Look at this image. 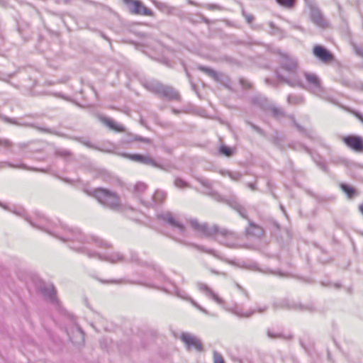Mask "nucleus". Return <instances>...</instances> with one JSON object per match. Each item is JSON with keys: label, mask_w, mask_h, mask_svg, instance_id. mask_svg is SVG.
<instances>
[{"label": "nucleus", "mask_w": 363, "mask_h": 363, "mask_svg": "<svg viewBox=\"0 0 363 363\" xmlns=\"http://www.w3.org/2000/svg\"><path fill=\"white\" fill-rule=\"evenodd\" d=\"M273 53L277 55V62L280 66L279 69L274 70L278 80L292 87H303L302 82L297 77L298 62L296 57L280 49L274 50Z\"/></svg>", "instance_id": "1"}, {"label": "nucleus", "mask_w": 363, "mask_h": 363, "mask_svg": "<svg viewBox=\"0 0 363 363\" xmlns=\"http://www.w3.org/2000/svg\"><path fill=\"white\" fill-rule=\"evenodd\" d=\"M189 223L196 231L203 235L210 237L218 233L220 236V238L218 239L220 243L231 247H235L233 240L237 239L238 235L235 232L225 228H220L217 225L210 226L207 223H200L196 219H191Z\"/></svg>", "instance_id": "2"}, {"label": "nucleus", "mask_w": 363, "mask_h": 363, "mask_svg": "<svg viewBox=\"0 0 363 363\" xmlns=\"http://www.w3.org/2000/svg\"><path fill=\"white\" fill-rule=\"evenodd\" d=\"M87 194L94 196L103 206L116 211H121L122 205L119 196L114 191L105 188H97Z\"/></svg>", "instance_id": "3"}, {"label": "nucleus", "mask_w": 363, "mask_h": 363, "mask_svg": "<svg viewBox=\"0 0 363 363\" xmlns=\"http://www.w3.org/2000/svg\"><path fill=\"white\" fill-rule=\"evenodd\" d=\"M145 87L150 91L160 95L169 101H179V92L172 86L164 85L157 81H150L145 84Z\"/></svg>", "instance_id": "4"}, {"label": "nucleus", "mask_w": 363, "mask_h": 363, "mask_svg": "<svg viewBox=\"0 0 363 363\" xmlns=\"http://www.w3.org/2000/svg\"><path fill=\"white\" fill-rule=\"evenodd\" d=\"M33 281L36 289L43 297L53 304H58L56 290L52 284L45 283L38 277H35Z\"/></svg>", "instance_id": "5"}, {"label": "nucleus", "mask_w": 363, "mask_h": 363, "mask_svg": "<svg viewBox=\"0 0 363 363\" xmlns=\"http://www.w3.org/2000/svg\"><path fill=\"white\" fill-rule=\"evenodd\" d=\"M30 224L34 227H36L41 230H43L46 231L47 233L58 238L59 239L62 240L64 242L74 241V240H77V241L79 242L80 243H84V242H88V240H86L85 236L83 235L82 234V233L80 232V230L78 229L65 228V235L63 236H58L55 233L51 232L48 228H45V227H42V226H39V225H35L31 222H30Z\"/></svg>", "instance_id": "6"}, {"label": "nucleus", "mask_w": 363, "mask_h": 363, "mask_svg": "<svg viewBox=\"0 0 363 363\" xmlns=\"http://www.w3.org/2000/svg\"><path fill=\"white\" fill-rule=\"evenodd\" d=\"M69 247L78 252L86 255L90 258L96 257L100 260L107 261L112 263L123 260V257L119 253H113L108 255H101V254L96 253L95 252H91L85 248L84 247H76L70 245Z\"/></svg>", "instance_id": "7"}, {"label": "nucleus", "mask_w": 363, "mask_h": 363, "mask_svg": "<svg viewBox=\"0 0 363 363\" xmlns=\"http://www.w3.org/2000/svg\"><path fill=\"white\" fill-rule=\"evenodd\" d=\"M123 2L130 14L146 16L153 15L152 10L146 7L140 0H123Z\"/></svg>", "instance_id": "8"}, {"label": "nucleus", "mask_w": 363, "mask_h": 363, "mask_svg": "<svg viewBox=\"0 0 363 363\" xmlns=\"http://www.w3.org/2000/svg\"><path fill=\"white\" fill-rule=\"evenodd\" d=\"M273 308L274 310L281 308L300 311H308L310 312L315 311V307L312 303L304 306L299 303H296L288 299H283L281 300L280 301L274 303Z\"/></svg>", "instance_id": "9"}, {"label": "nucleus", "mask_w": 363, "mask_h": 363, "mask_svg": "<svg viewBox=\"0 0 363 363\" xmlns=\"http://www.w3.org/2000/svg\"><path fill=\"white\" fill-rule=\"evenodd\" d=\"M345 145L352 151L363 153V138L357 135H348L342 139Z\"/></svg>", "instance_id": "10"}, {"label": "nucleus", "mask_w": 363, "mask_h": 363, "mask_svg": "<svg viewBox=\"0 0 363 363\" xmlns=\"http://www.w3.org/2000/svg\"><path fill=\"white\" fill-rule=\"evenodd\" d=\"M157 217L159 220L164 222L165 223L168 224L169 226L174 228L178 229L179 232L184 235L186 229L183 224L179 223L175 217L174 216L173 213L170 211H165L162 212L160 213H158L157 215Z\"/></svg>", "instance_id": "11"}, {"label": "nucleus", "mask_w": 363, "mask_h": 363, "mask_svg": "<svg viewBox=\"0 0 363 363\" xmlns=\"http://www.w3.org/2000/svg\"><path fill=\"white\" fill-rule=\"evenodd\" d=\"M125 157L145 165L152 166L162 170H166L164 165L157 163L152 157L140 154H124Z\"/></svg>", "instance_id": "12"}, {"label": "nucleus", "mask_w": 363, "mask_h": 363, "mask_svg": "<svg viewBox=\"0 0 363 363\" xmlns=\"http://www.w3.org/2000/svg\"><path fill=\"white\" fill-rule=\"evenodd\" d=\"M252 101L254 104H258L262 106L264 109L270 111L272 116L277 119L286 116L285 112L281 108L277 107L274 105H267V101L266 99L260 97L253 98Z\"/></svg>", "instance_id": "13"}, {"label": "nucleus", "mask_w": 363, "mask_h": 363, "mask_svg": "<svg viewBox=\"0 0 363 363\" xmlns=\"http://www.w3.org/2000/svg\"><path fill=\"white\" fill-rule=\"evenodd\" d=\"M180 339L185 344L187 350H191L193 348L198 352L203 350L202 342L196 336L190 333H183L181 335Z\"/></svg>", "instance_id": "14"}, {"label": "nucleus", "mask_w": 363, "mask_h": 363, "mask_svg": "<svg viewBox=\"0 0 363 363\" xmlns=\"http://www.w3.org/2000/svg\"><path fill=\"white\" fill-rule=\"evenodd\" d=\"M313 54L323 62H328L333 60V54L324 46L320 45L313 47Z\"/></svg>", "instance_id": "15"}, {"label": "nucleus", "mask_w": 363, "mask_h": 363, "mask_svg": "<svg viewBox=\"0 0 363 363\" xmlns=\"http://www.w3.org/2000/svg\"><path fill=\"white\" fill-rule=\"evenodd\" d=\"M304 75L307 82L311 86L310 88V91L313 94H317L321 91V82L316 74L306 72Z\"/></svg>", "instance_id": "16"}, {"label": "nucleus", "mask_w": 363, "mask_h": 363, "mask_svg": "<svg viewBox=\"0 0 363 363\" xmlns=\"http://www.w3.org/2000/svg\"><path fill=\"white\" fill-rule=\"evenodd\" d=\"M311 18L319 27L324 28L327 24L321 11L315 6L311 7Z\"/></svg>", "instance_id": "17"}, {"label": "nucleus", "mask_w": 363, "mask_h": 363, "mask_svg": "<svg viewBox=\"0 0 363 363\" xmlns=\"http://www.w3.org/2000/svg\"><path fill=\"white\" fill-rule=\"evenodd\" d=\"M69 340L75 345H80L84 341V333L82 328L77 325L71 334L67 332Z\"/></svg>", "instance_id": "18"}, {"label": "nucleus", "mask_w": 363, "mask_h": 363, "mask_svg": "<svg viewBox=\"0 0 363 363\" xmlns=\"http://www.w3.org/2000/svg\"><path fill=\"white\" fill-rule=\"evenodd\" d=\"M227 203L230 207L236 211L242 218L248 219L246 214V209L239 203V201L235 198L229 199L227 201Z\"/></svg>", "instance_id": "19"}, {"label": "nucleus", "mask_w": 363, "mask_h": 363, "mask_svg": "<svg viewBox=\"0 0 363 363\" xmlns=\"http://www.w3.org/2000/svg\"><path fill=\"white\" fill-rule=\"evenodd\" d=\"M198 287L200 291L205 293L206 296L211 298L218 304H222L223 301L216 294H215L211 289H210L206 284L203 283H199Z\"/></svg>", "instance_id": "20"}, {"label": "nucleus", "mask_w": 363, "mask_h": 363, "mask_svg": "<svg viewBox=\"0 0 363 363\" xmlns=\"http://www.w3.org/2000/svg\"><path fill=\"white\" fill-rule=\"evenodd\" d=\"M340 188L349 199H352L354 197L358 195V191L357 189L346 183H341L340 184Z\"/></svg>", "instance_id": "21"}, {"label": "nucleus", "mask_w": 363, "mask_h": 363, "mask_svg": "<svg viewBox=\"0 0 363 363\" xmlns=\"http://www.w3.org/2000/svg\"><path fill=\"white\" fill-rule=\"evenodd\" d=\"M246 234L256 237H261L264 234L263 229L252 221L249 222V227L246 229Z\"/></svg>", "instance_id": "22"}, {"label": "nucleus", "mask_w": 363, "mask_h": 363, "mask_svg": "<svg viewBox=\"0 0 363 363\" xmlns=\"http://www.w3.org/2000/svg\"><path fill=\"white\" fill-rule=\"evenodd\" d=\"M267 308H268V307L267 306H264L262 307H258L257 309L250 310L246 313H241L240 311H239L238 310L235 311L234 313H235V314H236L237 315H238L240 317L249 318L251 315H252L254 313H255L256 312L259 313H264L267 310Z\"/></svg>", "instance_id": "23"}, {"label": "nucleus", "mask_w": 363, "mask_h": 363, "mask_svg": "<svg viewBox=\"0 0 363 363\" xmlns=\"http://www.w3.org/2000/svg\"><path fill=\"white\" fill-rule=\"evenodd\" d=\"M198 69L200 71L206 74L208 76H209L211 78H212L215 81H216V82L220 81V74L219 73H218L216 71H215L214 69H213L210 67H204V66H199Z\"/></svg>", "instance_id": "24"}, {"label": "nucleus", "mask_w": 363, "mask_h": 363, "mask_svg": "<svg viewBox=\"0 0 363 363\" xmlns=\"http://www.w3.org/2000/svg\"><path fill=\"white\" fill-rule=\"evenodd\" d=\"M101 121L111 130H116L118 132H121V131H123V130H124L123 126L116 124L114 121H113L112 119H111L109 118L103 117V118H101Z\"/></svg>", "instance_id": "25"}, {"label": "nucleus", "mask_w": 363, "mask_h": 363, "mask_svg": "<svg viewBox=\"0 0 363 363\" xmlns=\"http://www.w3.org/2000/svg\"><path fill=\"white\" fill-rule=\"evenodd\" d=\"M179 242L180 243H182V244H184V245H190L191 247H195L196 249L203 252H206V253H208V254H210L214 257H217V253L214 250H212V249H207L206 247L203 246V245H197V244H194V243H191V244H189V243H186L184 241H182V240H178Z\"/></svg>", "instance_id": "26"}, {"label": "nucleus", "mask_w": 363, "mask_h": 363, "mask_svg": "<svg viewBox=\"0 0 363 363\" xmlns=\"http://www.w3.org/2000/svg\"><path fill=\"white\" fill-rule=\"evenodd\" d=\"M287 101L292 105L301 104L304 102V98L301 95L289 94L287 97Z\"/></svg>", "instance_id": "27"}, {"label": "nucleus", "mask_w": 363, "mask_h": 363, "mask_svg": "<svg viewBox=\"0 0 363 363\" xmlns=\"http://www.w3.org/2000/svg\"><path fill=\"white\" fill-rule=\"evenodd\" d=\"M3 119H4V121L5 122L10 123H12V124H15V125H17L34 127L33 125L28 124V123H18V122H17L16 121V119L10 118H8L6 116H4ZM35 128L38 129V130H40L41 131H43V132H48V130L45 129V128H38V127H35Z\"/></svg>", "instance_id": "28"}, {"label": "nucleus", "mask_w": 363, "mask_h": 363, "mask_svg": "<svg viewBox=\"0 0 363 363\" xmlns=\"http://www.w3.org/2000/svg\"><path fill=\"white\" fill-rule=\"evenodd\" d=\"M166 196L167 194L164 191L157 190L153 194L152 199L155 203H161L166 199Z\"/></svg>", "instance_id": "29"}, {"label": "nucleus", "mask_w": 363, "mask_h": 363, "mask_svg": "<svg viewBox=\"0 0 363 363\" xmlns=\"http://www.w3.org/2000/svg\"><path fill=\"white\" fill-rule=\"evenodd\" d=\"M74 139L89 148L97 149L86 137H74Z\"/></svg>", "instance_id": "30"}, {"label": "nucleus", "mask_w": 363, "mask_h": 363, "mask_svg": "<svg viewBox=\"0 0 363 363\" xmlns=\"http://www.w3.org/2000/svg\"><path fill=\"white\" fill-rule=\"evenodd\" d=\"M296 0H276L281 6L286 9H292L295 6Z\"/></svg>", "instance_id": "31"}, {"label": "nucleus", "mask_w": 363, "mask_h": 363, "mask_svg": "<svg viewBox=\"0 0 363 363\" xmlns=\"http://www.w3.org/2000/svg\"><path fill=\"white\" fill-rule=\"evenodd\" d=\"M219 152L226 157H230L233 155V150L228 146L223 145L220 147Z\"/></svg>", "instance_id": "32"}, {"label": "nucleus", "mask_w": 363, "mask_h": 363, "mask_svg": "<svg viewBox=\"0 0 363 363\" xmlns=\"http://www.w3.org/2000/svg\"><path fill=\"white\" fill-rule=\"evenodd\" d=\"M221 174L224 176L228 175L234 181H238L240 179L242 174L239 172H222Z\"/></svg>", "instance_id": "33"}, {"label": "nucleus", "mask_w": 363, "mask_h": 363, "mask_svg": "<svg viewBox=\"0 0 363 363\" xmlns=\"http://www.w3.org/2000/svg\"><path fill=\"white\" fill-rule=\"evenodd\" d=\"M91 239L100 247L108 248L111 247L110 243L99 238L91 237Z\"/></svg>", "instance_id": "34"}, {"label": "nucleus", "mask_w": 363, "mask_h": 363, "mask_svg": "<svg viewBox=\"0 0 363 363\" xmlns=\"http://www.w3.org/2000/svg\"><path fill=\"white\" fill-rule=\"evenodd\" d=\"M147 185L143 182H138L134 186V192L137 194H140L145 191Z\"/></svg>", "instance_id": "35"}, {"label": "nucleus", "mask_w": 363, "mask_h": 363, "mask_svg": "<svg viewBox=\"0 0 363 363\" xmlns=\"http://www.w3.org/2000/svg\"><path fill=\"white\" fill-rule=\"evenodd\" d=\"M337 8H338V16H339L340 18L344 23H347V20H348L347 15L345 13V12L343 11L342 8L341 7V6L339 4H337Z\"/></svg>", "instance_id": "36"}, {"label": "nucleus", "mask_w": 363, "mask_h": 363, "mask_svg": "<svg viewBox=\"0 0 363 363\" xmlns=\"http://www.w3.org/2000/svg\"><path fill=\"white\" fill-rule=\"evenodd\" d=\"M128 261L130 262L138 264H141V261L139 259L138 254L135 252H130V257L128 258Z\"/></svg>", "instance_id": "37"}, {"label": "nucleus", "mask_w": 363, "mask_h": 363, "mask_svg": "<svg viewBox=\"0 0 363 363\" xmlns=\"http://www.w3.org/2000/svg\"><path fill=\"white\" fill-rule=\"evenodd\" d=\"M174 185L178 188H185L189 186L188 184L181 178L175 179Z\"/></svg>", "instance_id": "38"}, {"label": "nucleus", "mask_w": 363, "mask_h": 363, "mask_svg": "<svg viewBox=\"0 0 363 363\" xmlns=\"http://www.w3.org/2000/svg\"><path fill=\"white\" fill-rule=\"evenodd\" d=\"M28 28H29V25L26 23H23L22 24H18L17 29H18V32L19 33V34L23 37L24 32L26 31V29H28Z\"/></svg>", "instance_id": "39"}, {"label": "nucleus", "mask_w": 363, "mask_h": 363, "mask_svg": "<svg viewBox=\"0 0 363 363\" xmlns=\"http://www.w3.org/2000/svg\"><path fill=\"white\" fill-rule=\"evenodd\" d=\"M204 7L211 11L216 10V9H217V10H223V8L221 6H220L218 4H206L204 6Z\"/></svg>", "instance_id": "40"}, {"label": "nucleus", "mask_w": 363, "mask_h": 363, "mask_svg": "<svg viewBox=\"0 0 363 363\" xmlns=\"http://www.w3.org/2000/svg\"><path fill=\"white\" fill-rule=\"evenodd\" d=\"M213 362L214 363H225L222 355L217 352H213Z\"/></svg>", "instance_id": "41"}, {"label": "nucleus", "mask_w": 363, "mask_h": 363, "mask_svg": "<svg viewBox=\"0 0 363 363\" xmlns=\"http://www.w3.org/2000/svg\"><path fill=\"white\" fill-rule=\"evenodd\" d=\"M56 154L58 156H61V157H69V156L71 155L70 151L67 150H57L56 151Z\"/></svg>", "instance_id": "42"}, {"label": "nucleus", "mask_w": 363, "mask_h": 363, "mask_svg": "<svg viewBox=\"0 0 363 363\" xmlns=\"http://www.w3.org/2000/svg\"><path fill=\"white\" fill-rule=\"evenodd\" d=\"M267 335L270 338H278V337H282V338H286L283 335H281V333H274V332H272V330H267Z\"/></svg>", "instance_id": "43"}, {"label": "nucleus", "mask_w": 363, "mask_h": 363, "mask_svg": "<svg viewBox=\"0 0 363 363\" xmlns=\"http://www.w3.org/2000/svg\"><path fill=\"white\" fill-rule=\"evenodd\" d=\"M291 118L293 120L294 126L298 129V130L306 135V130L303 127H302L301 125H299L298 123H296V121H295V119L293 116H291Z\"/></svg>", "instance_id": "44"}, {"label": "nucleus", "mask_w": 363, "mask_h": 363, "mask_svg": "<svg viewBox=\"0 0 363 363\" xmlns=\"http://www.w3.org/2000/svg\"><path fill=\"white\" fill-rule=\"evenodd\" d=\"M6 164L11 167L21 168V169H26V170H33V169H31V168L27 167L25 164H21L20 165H14L11 163H9V162H7Z\"/></svg>", "instance_id": "45"}, {"label": "nucleus", "mask_w": 363, "mask_h": 363, "mask_svg": "<svg viewBox=\"0 0 363 363\" xmlns=\"http://www.w3.org/2000/svg\"><path fill=\"white\" fill-rule=\"evenodd\" d=\"M253 130H255L257 133H258L260 135H264V132L263 130H262L259 127H258L257 125L252 123H250L248 122L247 123Z\"/></svg>", "instance_id": "46"}, {"label": "nucleus", "mask_w": 363, "mask_h": 363, "mask_svg": "<svg viewBox=\"0 0 363 363\" xmlns=\"http://www.w3.org/2000/svg\"><path fill=\"white\" fill-rule=\"evenodd\" d=\"M0 145L4 146L5 147H10L12 145V143L9 140L0 139Z\"/></svg>", "instance_id": "47"}, {"label": "nucleus", "mask_w": 363, "mask_h": 363, "mask_svg": "<svg viewBox=\"0 0 363 363\" xmlns=\"http://www.w3.org/2000/svg\"><path fill=\"white\" fill-rule=\"evenodd\" d=\"M269 26L272 29L271 33L276 34L278 31H279V28H277L273 22H269Z\"/></svg>", "instance_id": "48"}, {"label": "nucleus", "mask_w": 363, "mask_h": 363, "mask_svg": "<svg viewBox=\"0 0 363 363\" xmlns=\"http://www.w3.org/2000/svg\"><path fill=\"white\" fill-rule=\"evenodd\" d=\"M240 84L244 87V88H250L251 87V84L250 83L245 79H240Z\"/></svg>", "instance_id": "49"}, {"label": "nucleus", "mask_w": 363, "mask_h": 363, "mask_svg": "<svg viewBox=\"0 0 363 363\" xmlns=\"http://www.w3.org/2000/svg\"><path fill=\"white\" fill-rule=\"evenodd\" d=\"M135 140L140 141V142H143V143H149L150 142V140L149 138H143V137H141V136H135Z\"/></svg>", "instance_id": "50"}, {"label": "nucleus", "mask_w": 363, "mask_h": 363, "mask_svg": "<svg viewBox=\"0 0 363 363\" xmlns=\"http://www.w3.org/2000/svg\"><path fill=\"white\" fill-rule=\"evenodd\" d=\"M354 48L356 54L363 57V48L359 46H354Z\"/></svg>", "instance_id": "51"}, {"label": "nucleus", "mask_w": 363, "mask_h": 363, "mask_svg": "<svg viewBox=\"0 0 363 363\" xmlns=\"http://www.w3.org/2000/svg\"><path fill=\"white\" fill-rule=\"evenodd\" d=\"M201 184L206 187L210 188L211 187V182L207 179H202L200 181Z\"/></svg>", "instance_id": "52"}, {"label": "nucleus", "mask_w": 363, "mask_h": 363, "mask_svg": "<svg viewBox=\"0 0 363 363\" xmlns=\"http://www.w3.org/2000/svg\"><path fill=\"white\" fill-rule=\"evenodd\" d=\"M265 82L268 85H271V86H273L274 87H277V84L276 82H274L273 80H272V79H270L269 78H266L265 79Z\"/></svg>", "instance_id": "53"}, {"label": "nucleus", "mask_w": 363, "mask_h": 363, "mask_svg": "<svg viewBox=\"0 0 363 363\" xmlns=\"http://www.w3.org/2000/svg\"><path fill=\"white\" fill-rule=\"evenodd\" d=\"M319 167L323 169L324 172H328V167L326 164L324 162H321L318 163Z\"/></svg>", "instance_id": "54"}, {"label": "nucleus", "mask_w": 363, "mask_h": 363, "mask_svg": "<svg viewBox=\"0 0 363 363\" xmlns=\"http://www.w3.org/2000/svg\"><path fill=\"white\" fill-rule=\"evenodd\" d=\"M243 14L245 16L247 23H251L254 20V18L252 16L245 14V12H243Z\"/></svg>", "instance_id": "55"}, {"label": "nucleus", "mask_w": 363, "mask_h": 363, "mask_svg": "<svg viewBox=\"0 0 363 363\" xmlns=\"http://www.w3.org/2000/svg\"><path fill=\"white\" fill-rule=\"evenodd\" d=\"M247 186L249 188H250L252 190H255L256 189L255 184H254V183H249L247 184Z\"/></svg>", "instance_id": "56"}, {"label": "nucleus", "mask_w": 363, "mask_h": 363, "mask_svg": "<svg viewBox=\"0 0 363 363\" xmlns=\"http://www.w3.org/2000/svg\"><path fill=\"white\" fill-rule=\"evenodd\" d=\"M104 283H120L121 281H116V280H110V281H104Z\"/></svg>", "instance_id": "57"}, {"label": "nucleus", "mask_w": 363, "mask_h": 363, "mask_svg": "<svg viewBox=\"0 0 363 363\" xmlns=\"http://www.w3.org/2000/svg\"><path fill=\"white\" fill-rule=\"evenodd\" d=\"M359 211H360V213L363 215V203L359 205Z\"/></svg>", "instance_id": "58"}, {"label": "nucleus", "mask_w": 363, "mask_h": 363, "mask_svg": "<svg viewBox=\"0 0 363 363\" xmlns=\"http://www.w3.org/2000/svg\"><path fill=\"white\" fill-rule=\"evenodd\" d=\"M303 148L304 149V150H305L306 152H308V154H311V150H310L308 147H306V146H303Z\"/></svg>", "instance_id": "59"}, {"label": "nucleus", "mask_w": 363, "mask_h": 363, "mask_svg": "<svg viewBox=\"0 0 363 363\" xmlns=\"http://www.w3.org/2000/svg\"><path fill=\"white\" fill-rule=\"evenodd\" d=\"M188 3L191 5L197 6V4L192 0H188Z\"/></svg>", "instance_id": "60"}, {"label": "nucleus", "mask_w": 363, "mask_h": 363, "mask_svg": "<svg viewBox=\"0 0 363 363\" xmlns=\"http://www.w3.org/2000/svg\"><path fill=\"white\" fill-rule=\"evenodd\" d=\"M358 89L359 90H361L363 91V83H360L359 85H358Z\"/></svg>", "instance_id": "61"}, {"label": "nucleus", "mask_w": 363, "mask_h": 363, "mask_svg": "<svg viewBox=\"0 0 363 363\" xmlns=\"http://www.w3.org/2000/svg\"><path fill=\"white\" fill-rule=\"evenodd\" d=\"M194 304L196 307H198L201 311H202L203 312H205V313H206V311H205L203 308H202L201 307H200V306H197L195 303H194Z\"/></svg>", "instance_id": "62"}, {"label": "nucleus", "mask_w": 363, "mask_h": 363, "mask_svg": "<svg viewBox=\"0 0 363 363\" xmlns=\"http://www.w3.org/2000/svg\"><path fill=\"white\" fill-rule=\"evenodd\" d=\"M203 21L205 23H208V22H209V20H208V18H205V17L203 18Z\"/></svg>", "instance_id": "63"}, {"label": "nucleus", "mask_w": 363, "mask_h": 363, "mask_svg": "<svg viewBox=\"0 0 363 363\" xmlns=\"http://www.w3.org/2000/svg\"><path fill=\"white\" fill-rule=\"evenodd\" d=\"M280 208H281V210L283 212H285V209H284V206H280Z\"/></svg>", "instance_id": "64"}]
</instances>
